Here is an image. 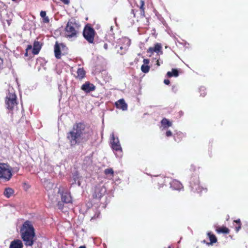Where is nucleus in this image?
<instances>
[{
    "instance_id": "nucleus-1",
    "label": "nucleus",
    "mask_w": 248,
    "mask_h": 248,
    "mask_svg": "<svg viewBox=\"0 0 248 248\" xmlns=\"http://www.w3.org/2000/svg\"><path fill=\"white\" fill-rule=\"evenodd\" d=\"M66 137L71 146L87 141L88 135L85 124L82 123L74 124L72 130L67 133Z\"/></svg>"
},
{
    "instance_id": "nucleus-2",
    "label": "nucleus",
    "mask_w": 248,
    "mask_h": 248,
    "mask_svg": "<svg viewBox=\"0 0 248 248\" xmlns=\"http://www.w3.org/2000/svg\"><path fill=\"white\" fill-rule=\"evenodd\" d=\"M22 238L26 246H31L33 243L34 236V229L31 222L26 221L20 229Z\"/></svg>"
},
{
    "instance_id": "nucleus-3",
    "label": "nucleus",
    "mask_w": 248,
    "mask_h": 248,
    "mask_svg": "<svg viewBox=\"0 0 248 248\" xmlns=\"http://www.w3.org/2000/svg\"><path fill=\"white\" fill-rule=\"evenodd\" d=\"M110 146L117 157H121L123 156V151L119 138L115 137L114 133L110 135L109 141Z\"/></svg>"
},
{
    "instance_id": "nucleus-4",
    "label": "nucleus",
    "mask_w": 248,
    "mask_h": 248,
    "mask_svg": "<svg viewBox=\"0 0 248 248\" xmlns=\"http://www.w3.org/2000/svg\"><path fill=\"white\" fill-rule=\"evenodd\" d=\"M8 91L5 99L6 106L8 109L13 110L17 105L16 96L13 89Z\"/></svg>"
},
{
    "instance_id": "nucleus-5",
    "label": "nucleus",
    "mask_w": 248,
    "mask_h": 248,
    "mask_svg": "<svg viewBox=\"0 0 248 248\" xmlns=\"http://www.w3.org/2000/svg\"><path fill=\"white\" fill-rule=\"evenodd\" d=\"M95 31L90 26H86L83 31V35L89 43H93Z\"/></svg>"
},
{
    "instance_id": "nucleus-6",
    "label": "nucleus",
    "mask_w": 248,
    "mask_h": 248,
    "mask_svg": "<svg viewBox=\"0 0 248 248\" xmlns=\"http://www.w3.org/2000/svg\"><path fill=\"white\" fill-rule=\"evenodd\" d=\"M12 176L11 170L7 164H0V178H2L9 180Z\"/></svg>"
},
{
    "instance_id": "nucleus-7",
    "label": "nucleus",
    "mask_w": 248,
    "mask_h": 248,
    "mask_svg": "<svg viewBox=\"0 0 248 248\" xmlns=\"http://www.w3.org/2000/svg\"><path fill=\"white\" fill-rule=\"evenodd\" d=\"M76 24L72 21H69L65 27L66 35L67 38L76 37L77 31L76 30Z\"/></svg>"
},
{
    "instance_id": "nucleus-8",
    "label": "nucleus",
    "mask_w": 248,
    "mask_h": 248,
    "mask_svg": "<svg viewBox=\"0 0 248 248\" xmlns=\"http://www.w3.org/2000/svg\"><path fill=\"white\" fill-rule=\"evenodd\" d=\"M190 186L192 190L194 192H197L201 193L202 191L206 192L207 191L206 188H203L199 185V180L198 177L193 178L190 182Z\"/></svg>"
},
{
    "instance_id": "nucleus-9",
    "label": "nucleus",
    "mask_w": 248,
    "mask_h": 248,
    "mask_svg": "<svg viewBox=\"0 0 248 248\" xmlns=\"http://www.w3.org/2000/svg\"><path fill=\"white\" fill-rule=\"evenodd\" d=\"M120 43H123V45L120 46L119 49L117 50L118 53L121 55L124 54L128 46L130 45V40L127 38H123L120 40Z\"/></svg>"
},
{
    "instance_id": "nucleus-10",
    "label": "nucleus",
    "mask_w": 248,
    "mask_h": 248,
    "mask_svg": "<svg viewBox=\"0 0 248 248\" xmlns=\"http://www.w3.org/2000/svg\"><path fill=\"white\" fill-rule=\"evenodd\" d=\"M106 189L103 186H97L95 188L93 193V197L94 198L100 199L106 193Z\"/></svg>"
},
{
    "instance_id": "nucleus-11",
    "label": "nucleus",
    "mask_w": 248,
    "mask_h": 248,
    "mask_svg": "<svg viewBox=\"0 0 248 248\" xmlns=\"http://www.w3.org/2000/svg\"><path fill=\"white\" fill-rule=\"evenodd\" d=\"M59 193H60L61 195L62 201L63 202L65 203H69L72 202V197L70 193L68 191H61V190H59Z\"/></svg>"
},
{
    "instance_id": "nucleus-12",
    "label": "nucleus",
    "mask_w": 248,
    "mask_h": 248,
    "mask_svg": "<svg viewBox=\"0 0 248 248\" xmlns=\"http://www.w3.org/2000/svg\"><path fill=\"white\" fill-rule=\"evenodd\" d=\"M147 52L152 54L154 52H156L158 55L162 54V46L160 44L156 43L154 47H150L147 50Z\"/></svg>"
},
{
    "instance_id": "nucleus-13",
    "label": "nucleus",
    "mask_w": 248,
    "mask_h": 248,
    "mask_svg": "<svg viewBox=\"0 0 248 248\" xmlns=\"http://www.w3.org/2000/svg\"><path fill=\"white\" fill-rule=\"evenodd\" d=\"M65 46L63 44H59L57 42L54 46L55 56L57 59L61 58V49H63Z\"/></svg>"
},
{
    "instance_id": "nucleus-14",
    "label": "nucleus",
    "mask_w": 248,
    "mask_h": 248,
    "mask_svg": "<svg viewBox=\"0 0 248 248\" xmlns=\"http://www.w3.org/2000/svg\"><path fill=\"white\" fill-rule=\"evenodd\" d=\"M81 89L85 92L88 93L94 91L95 89V86L93 84L90 83L89 82H86L82 85Z\"/></svg>"
},
{
    "instance_id": "nucleus-15",
    "label": "nucleus",
    "mask_w": 248,
    "mask_h": 248,
    "mask_svg": "<svg viewBox=\"0 0 248 248\" xmlns=\"http://www.w3.org/2000/svg\"><path fill=\"white\" fill-rule=\"evenodd\" d=\"M115 106L117 108L121 109L124 111L127 109V105L124 99H121L116 102Z\"/></svg>"
},
{
    "instance_id": "nucleus-16",
    "label": "nucleus",
    "mask_w": 248,
    "mask_h": 248,
    "mask_svg": "<svg viewBox=\"0 0 248 248\" xmlns=\"http://www.w3.org/2000/svg\"><path fill=\"white\" fill-rule=\"evenodd\" d=\"M170 187L174 190H180L183 188L182 184L177 181L173 180L170 183Z\"/></svg>"
},
{
    "instance_id": "nucleus-17",
    "label": "nucleus",
    "mask_w": 248,
    "mask_h": 248,
    "mask_svg": "<svg viewBox=\"0 0 248 248\" xmlns=\"http://www.w3.org/2000/svg\"><path fill=\"white\" fill-rule=\"evenodd\" d=\"M79 173L77 171H75L72 173V176L70 181H72V185L74 184H76L77 182V184L78 186H80V182L79 181Z\"/></svg>"
},
{
    "instance_id": "nucleus-18",
    "label": "nucleus",
    "mask_w": 248,
    "mask_h": 248,
    "mask_svg": "<svg viewBox=\"0 0 248 248\" xmlns=\"http://www.w3.org/2000/svg\"><path fill=\"white\" fill-rule=\"evenodd\" d=\"M161 126L160 128L161 130H166L167 129L172 125V123L168 119L163 118L161 122Z\"/></svg>"
},
{
    "instance_id": "nucleus-19",
    "label": "nucleus",
    "mask_w": 248,
    "mask_h": 248,
    "mask_svg": "<svg viewBox=\"0 0 248 248\" xmlns=\"http://www.w3.org/2000/svg\"><path fill=\"white\" fill-rule=\"evenodd\" d=\"M23 244L21 240H16L13 241L10 245L9 248H22Z\"/></svg>"
},
{
    "instance_id": "nucleus-20",
    "label": "nucleus",
    "mask_w": 248,
    "mask_h": 248,
    "mask_svg": "<svg viewBox=\"0 0 248 248\" xmlns=\"http://www.w3.org/2000/svg\"><path fill=\"white\" fill-rule=\"evenodd\" d=\"M41 49V46L38 41L34 42L32 49V53L34 55L38 54Z\"/></svg>"
},
{
    "instance_id": "nucleus-21",
    "label": "nucleus",
    "mask_w": 248,
    "mask_h": 248,
    "mask_svg": "<svg viewBox=\"0 0 248 248\" xmlns=\"http://www.w3.org/2000/svg\"><path fill=\"white\" fill-rule=\"evenodd\" d=\"M77 78L79 79H81L84 78L85 75V71L82 68H78L77 70Z\"/></svg>"
},
{
    "instance_id": "nucleus-22",
    "label": "nucleus",
    "mask_w": 248,
    "mask_h": 248,
    "mask_svg": "<svg viewBox=\"0 0 248 248\" xmlns=\"http://www.w3.org/2000/svg\"><path fill=\"white\" fill-rule=\"evenodd\" d=\"M13 193L14 190L10 187H8L5 189L3 194L6 197L9 198L13 194Z\"/></svg>"
},
{
    "instance_id": "nucleus-23",
    "label": "nucleus",
    "mask_w": 248,
    "mask_h": 248,
    "mask_svg": "<svg viewBox=\"0 0 248 248\" xmlns=\"http://www.w3.org/2000/svg\"><path fill=\"white\" fill-rule=\"evenodd\" d=\"M169 77H177L179 76V73L177 69H172L171 72H168L167 74Z\"/></svg>"
},
{
    "instance_id": "nucleus-24",
    "label": "nucleus",
    "mask_w": 248,
    "mask_h": 248,
    "mask_svg": "<svg viewBox=\"0 0 248 248\" xmlns=\"http://www.w3.org/2000/svg\"><path fill=\"white\" fill-rule=\"evenodd\" d=\"M112 31L113 27L112 26H111L110 31L108 33V34L107 35V38L109 40V41H113V40L114 39V37L113 36Z\"/></svg>"
},
{
    "instance_id": "nucleus-25",
    "label": "nucleus",
    "mask_w": 248,
    "mask_h": 248,
    "mask_svg": "<svg viewBox=\"0 0 248 248\" xmlns=\"http://www.w3.org/2000/svg\"><path fill=\"white\" fill-rule=\"evenodd\" d=\"M144 2L142 0H140V15L142 17L145 16V12H144Z\"/></svg>"
},
{
    "instance_id": "nucleus-26",
    "label": "nucleus",
    "mask_w": 248,
    "mask_h": 248,
    "mask_svg": "<svg viewBox=\"0 0 248 248\" xmlns=\"http://www.w3.org/2000/svg\"><path fill=\"white\" fill-rule=\"evenodd\" d=\"M183 136V134L181 132L177 133L176 134H175L173 136L175 141L177 142H179L181 140Z\"/></svg>"
},
{
    "instance_id": "nucleus-27",
    "label": "nucleus",
    "mask_w": 248,
    "mask_h": 248,
    "mask_svg": "<svg viewBox=\"0 0 248 248\" xmlns=\"http://www.w3.org/2000/svg\"><path fill=\"white\" fill-rule=\"evenodd\" d=\"M52 193V190L51 189L50 191H49L48 194V196L49 199L52 202H55L57 200V198L55 196H53L51 195V193Z\"/></svg>"
},
{
    "instance_id": "nucleus-28",
    "label": "nucleus",
    "mask_w": 248,
    "mask_h": 248,
    "mask_svg": "<svg viewBox=\"0 0 248 248\" xmlns=\"http://www.w3.org/2000/svg\"><path fill=\"white\" fill-rule=\"evenodd\" d=\"M217 231L218 233H228L229 232V230L226 227H221L217 229Z\"/></svg>"
},
{
    "instance_id": "nucleus-29",
    "label": "nucleus",
    "mask_w": 248,
    "mask_h": 248,
    "mask_svg": "<svg viewBox=\"0 0 248 248\" xmlns=\"http://www.w3.org/2000/svg\"><path fill=\"white\" fill-rule=\"evenodd\" d=\"M208 235L209 237L211 243H215L217 241V239L215 235L211 234V232H208Z\"/></svg>"
},
{
    "instance_id": "nucleus-30",
    "label": "nucleus",
    "mask_w": 248,
    "mask_h": 248,
    "mask_svg": "<svg viewBox=\"0 0 248 248\" xmlns=\"http://www.w3.org/2000/svg\"><path fill=\"white\" fill-rule=\"evenodd\" d=\"M141 70L142 72L147 73L149 71L150 66L148 65L142 64L141 67Z\"/></svg>"
},
{
    "instance_id": "nucleus-31",
    "label": "nucleus",
    "mask_w": 248,
    "mask_h": 248,
    "mask_svg": "<svg viewBox=\"0 0 248 248\" xmlns=\"http://www.w3.org/2000/svg\"><path fill=\"white\" fill-rule=\"evenodd\" d=\"M113 170L112 169L110 168V169H106L105 170V173L106 174H111V175H113Z\"/></svg>"
},
{
    "instance_id": "nucleus-32",
    "label": "nucleus",
    "mask_w": 248,
    "mask_h": 248,
    "mask_svg": "<svg viewBox=\"0 0 248 248\" xmlns=\"http://www.w3.org/2000/svg\"><path fill=\"white\" fill-rule=\"evenodd\" d=\"M205 88L204 87H201L200 88V92H201V95L202 96H204L206 94V93L205 92Z\"/></svg>"
},
{
    "instance_id": "nucleus-33",
    "label": "nucleus",
    "mask_w": 248,
    "mask_h": 248,
    "mask_svg": "<svg viewBox=\"0 0 248 248\" xmlns=\"http://www.w3.org/2000/svg\"><path fill=\"white\" fill-rule=\"evenodd\" d=\"M49 22V19L48 16H46L43 18V22L47 23Z\"/></svg>"
},
{
    "instance_id": "nucleus-34",
    "label": "nucleus",
    "mask_w": 248,
    "mask_h": 248,
    "mask_svg": "<svg viewBox=\"0 0 248 248\" xmlns=\"http://www.w3.org/2000/svg\"><path fill=\"white\" fill-rule=\"evenodd\" d=\"M172 135V132L170 130L167 131L166 132V136L168 137H170Z\"/></svg>"
},
{
    "instance_id": "nucleus-35",
    "label": "nucleus",
    "mask_w": 248,
    "mask_h": 248,
    "mask_svg": "<svg viewBox=\"0 0 248 248\" xmlns=\"http://www.w3.org/2000/svg\"><path fill=\"white\" fill-rule=\"evenodd\" d=\"M40 16L42 17H43V18L45 17L46 16V12L42 11L40 12Z\"/></svg>"
},
{
    "instance_id": "nucleus-36",
    "label": "nucleus",
    "mask_w": 248,
    "mask_h": 248,
    "mask_svg": "<svg viewBox=\"0 0 248 248\" xmlns=\"http://www.w3.org/2000/svg\"><path fill=\"white\" fill-rule=\"evenodd\" d=\"M149 59H144L143 60V64H145V65H148V64L149 63Z\"/></svg>"
},
{
    "instance_id": "nucleus-37",
    "label": "nucleus",
    "mask_w": 248,
    "mask_h": 248,
    "mask_svg": "<svg viewBox=\"0 0 248 248\" xmlns=\"http://www.w3.org/2000/svg\"><path fill=\"white\" fill-rule=\"evenodd\" d=\"M172 91H173V92L176 93V92H177V89L176 86H173L172 87Z\"/></svg>"
},
{
    "instance_id": "nucleus-38",
    "label": "nucleus",
    "mask_w": 248,
    "mask_h": 248,
    "mask_svg": "<svg viewBox=\"0 0 248 248\" xmlns=\"http://www.w3.org/2000/svg\"><path fill=\"white\" fill-rule=\"evenodd\" d=\"M65 4H68L69 3V0H61Z\"/></svg>"
},
{
    "instance_id": "nucleus-39",
    "label": "nucleus",
    "mask_w": 248,
    "mask_h": 248,
    "mask_svg": "<svg viewBox=\"0 0 248 248\" xmlns=\"http://www.w3.org/2000/svg\"><path fill=\"white\" fill-rule=\"evenodd\" d=\"M58 205L59 209H62L63 208V205L60 202L58 203Z\"/></svg>"
},
{
    "instance_id": "nucleus-40",
    "label": "nucleus",
    "mask_w": 248,
    "mask_h": 248,
    "mask_svg": "<svg viewBox=\"0 0 248 248\" xmlns=\"http://www.w3.org/2000/svg\"><path fill=\"white\" fill-rule=\"evenodd\" d=\"M234 222L237 223L239 225H241V221L240 219H238L235 220Z\"/></svg>"
},
{
    "instance_id": "nucleus-41",
    "label": "nucleus",
    "mask_w": 248,
    "mask_h": 248,
    "mask_svg": "<svg viewBox=\"0 0 248 248\" xmlns=\"http://www.w3.org/2000/svg\"><path fill=\"white\" fill-rule=\"evenodd\" d=\"M170 80L169 79H165L164 80V83L166 85H169L170 84Z\"/></svg>"
},
{
    "instance_id": "nucleus-42",
    "label": "nucleus",
    "mask_w": 248,
    "mask_h": 248,
    "mask_svg": "<svg viewBox=\"0 0 248 248\" xmlns=\"http://www.w3.org/2000/svg\"><path fill=\"white\" fill-rule=\"evenodd\" d=\"M241 225H238V227H236L235 228V230H236V231L237 232H238L240 230V229H241Z\"/></svg>"
},
{
    "instance_id": "nucleus-43",
    "label": "nucleus",
    "mask_w": 248,
    "mask_h": 248,
    "mask_svg": "<svg viewBox=\"0 0 248 248\" xmlns=\"http://www.w3.org/2000/svg\"><path fill=\"white\" fill-rule=\"evenodd\" d=\"M3 64V60L0 57V69Z\"/></svg>"
},
{
    "instance_id": "nucleus-44",
    "label": "nucleus",
    "mask_w": 248,
    "mask_h": 248,
    "mask_svg": "<svg viewBox=\"0 0 248 248\" xmlns=\"http://www.w3.org/2000/svg\"><path fill=\"white\" fill-rule=\"evenodd\" d=\"M104 48L107 50L108 49V45L107 44L105 43L104 44V46H103Z\"/></svg>"
},
{
    "instance_id": "nucleus-45",
    "label": "nucleus",
    "mask_w": 248,
    "mask_h": 248,
    "mask_svg": "<svg viewBox=\"0 0 248 248\" xmlns=\"http://www.w3.org/2000/svg\"><path fill=\"white\" fill-rule=\"evenodd\" d=\"M31 48H32L31 46V45H29V46H28V47H27V49H26V51H27L28 50H29V49H31Z\"/></svg>"
},
{
    "instance_id": "nucleus-46",
    "label": "nucleus",
    "mask_w": 248,
    "mask_h": 248,
    "mask_svg": "<svg viewBox=\"0 0 248 248\" xmlns=\"http://www.w3.org/2000/svg\"><path fill=\"white\" fill-rule=\"evenodd\" d=\"M131 14H133L134 16H135V14L134 10H131Z\"/></svg>"
},
{
    "instance_id": "nucleus-47",
    "label": "nucleus",
    "mask_w": 248,
    "mask_h": 248,
    "mask_svg": "<svg viewBox=\"0 0 248 248\" xmlns=\"http://www.w3.org/2000/svg\"><path fill=\"white\" fill-rule=\"evenodd\" d=\"M78 248H86L84 246H80Z\"/></svg>"
},
{
    "instance_id": "nucleus-48",
    "label": "nucleus",
    "mask_w": 248,
    "mask_h": 248,
    "mask_svg": "<svg viewBox=\"0 0 248 248\" xmlns=\"http://www.w3.org/2000/svg\"><path fill=\"white\" fill-rule=\"evenodd\" d=\"M157 65L158 66H159V65H160V63H159V62H158V61H157Z\"/></svg>"
},
{
    "instance_id": "nucleus-49",
    "label": "nucleus",
    "mask_w": 248,
    "mask_h": 248,
    "mask_svg": "<svg viewBox=\"0 0 248 248\" xmlns=\"http://www.w3.org/2000/svg\"><path fill=\"white\" fill-rule=\"evenodd\" d=\"M25 55L26 56H28V53H27V51L26 52V53H25Z\"/></svg>"
},
{
    "instance_id": "nucleus-50",
    "label": "nucleus",
    "mask_w": 248,
    "mask_h": 248,
    "mask_svg": "<svg viewBox=\"0 0 248 248\" xmlns=\"http://www.w3.org/2000/svg\"><path fill=\"white\" fill-rule=\"evenodd\" d=\"M168 248H171V246H169Z\"/></svg>"
},
{
    "instance_id": "nucleus-51",
    "label": "nucleus",
    "mask_w": 248,
    "mask_h": 248,
    "mask_svg": "<svg viewBox=\"0 0 248 248\" xmlns=\"http://www.w3.org/2000/svg\"><path fill=\"white\" fill-rule=\"evenodd\" d=\"M117 47V45H116V46H115V47L116 48Z\"/></svg>"
},
{
    "instance_id": "nucleus-52",
    "label": "nucleus",
    "mask_w": 248,
    "mask_h": 248,
    "mask_svg": "<svg viewBox=\"0 0 248 248\" xmlns=\"http://www.w3.org/2000/svg\"><path fill=\"white\" fill-rule=\"evenodd\" d=\"M12 1H16V0H12Z\"/></svg>"
}]
</instances>
